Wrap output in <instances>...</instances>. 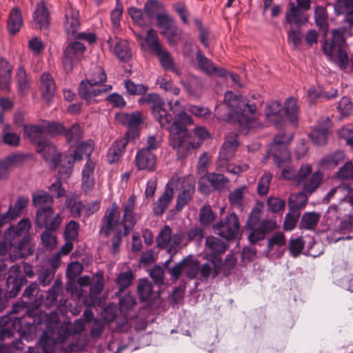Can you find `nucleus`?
<instances>
[{
  "label": "nucleus",
  "mask_w": 353,
  "mask_h": 353,
  "mask_svg": "<svg viewBox=\"0 0 353 353\" xmlns=\"http://www.w3.org/2000/svg\"><path fill=\"white\" fill-rule=\"evenodd\" d=\"M224 100L229 111L227 114H221L220 110L223 108V106L216 107V114L220 119L237 123L241 128L248 131L261 126V122L256 118L254 117L248 118L245 115L246 110L252 115L256 112V106L255 104L246 103L241 96H238L231 91L225 92Z\"/></svg>",
  "instance_id": "nucleus-1"
},
{
  "label": "nucleus",
  "mask_w": 353,
  "mask_h": 353,
  "mask_svg": "<svg viewBox=\"0 0 353 353\" xmlns=\"http://www.w3.org/2000/svg\"><path fill=\"white\" fill-rule=\"evenodd\" d=\"M139 103L141 105L143 103L151 104L154 117L162 128L169 130L170 136L171 135L172 128L175 123L180 127L185 126L186 128L187 125L192 124L193 122L191 117L185 112V110H183L175 114V120L171 124L172 117L163 108L164 102L157 94H148L140 98Z\"/></svg>",
  "instance_id": "nucleus-2"
},
{
  "label": "nucleus",
  "mask_w": 353,
  "mask_h": 353,
  "mask_svg": "<svg viewBox=\"0 0 353 353\" xmlns=\"http://www.w3.org/2000/svg\"><path fill=\"white\" fill-rule=\"evenodd\" d=\"M194 136L197 141L193 140L185 126L180 127L176 123L172 126L169 139L170 145L176 150L179 158L186 156L190 150L200 147L203 140L209 137V133L204 128L196 127L194 129Z\"/></svg>",
  "instance_id": "nucleus-3"
},
{
  "label": "nucleus",
  "mask_w": 353,
  "mask_h": 353,
  "mask_svg": "<svg viewBox=\"0 0 353 353\" xmlns=\"http://www.w3.org/2000/svg\"><path fill=\"white\" fill-rule=\"evenodd\" d=\"M107 77L104 70L100 66L94 67L90 71L87 79L79 85V94L88 103L97 102V97L108 92L112 89L111 85H103Z\"/></svg>",
  "instance_id": "nucleus-4"
},
{
  "label": "nucleus",
  "mask_w": 353,
  "mask_h": 353,
  "mask_svg": "<svg viewBox=\"0 0 353 353\" xmlns=\"http://www.w3.org/2000/svg\"><path fill=\"white\" fill-rule=\"evenodd\" d=\"M262 211L259 208L252 210L247 221L246 227L249 231L248 239L252 243L263 240L265 234L277 228L276 221L272 219L261 220Z\"/></svg>",
  "instance_id": "nucleus-5"
},
{
  "label": "nucleus",
  "mask_w": 353,
  "mask_h": 353,
  "mask_svg": "<svg viewBox=\"0 0 353 353\" xmlns=\"http://www.w3.org/2000/svg\"><path fill=\"white\" fill-rule=\"evenodd\" d=\"M118 218L119 212L117 204L113 203L111 206L107 209L101 226V234H104L105 236L113 234L112 249L114 254L119 251L121 237L128 234L124 233L121 230L122 225L117 223V219Z\"/></svg>",
  "instance_id": "nucleus-6"
},
{
  "label": "nucleus",
  "mask_w": 353,
  "mask_h": 353,
  "mask_svg": "<svg viewBox=\"0 0 353 353\" xmlns=\"http://www.w3.org/2000/svg\"><path fill=\"white\" fill-rule=\"evenodd\" d=\"M10 250V259L14 261L32 254L34 248L30 245L28 240L23 238L16 246V241L13 239L12 228H8L4 234L3 241H0V255H4Z\"/></svg>",
  "instance_id": "nucleus-7"
},
{
  "label": "nucleus",
  "mask_w": 353,
  "mask_h": 353,
  "mask_svg": "<svg viewBox=\"0 0 353 353\" xmlns=\"http://www.w3.org/2000/svg\"><path fill=\"white\" fill-rule=\"evenodd\" d=\"M160 7L156 10L154 17L157 20V26L161 34L167 39L170 46H176L183 39V33L175 26L171 17L165 13H157Z\"/></svg>",
  "instance_id": "nucleus-8"
},
{
  "label": "nucleus",
  "mask_w": 353,
  "mask_h": 353,
  "mask_svg": "<svg viewBox=\"0 0 353 353\" xmlns=\"http://www.w3.org/2000/svg\"><path fill=\"white\" fill-rule=\"evenodd\" d=\"M293 135L281 132L278 134L270 145L268 156H272L274 163L282 167L283 164L290 159V153L287 145L292 141Z\"/></svg>",
  "instance_id": "nucleus-9"
},
{
  "label": "nucleus",
  "mask_w": 353,
  "mask_h": 353,
  "mask_svg": "<svg viewBox=\"0 0 353 353\" xmlns=\"http://www.w3.org/2000/svg\"><path fill=\"white\" fill-rule=\"evenodd\" d=\"M65 21L64 27L69 37H74L88 41L90 43H94L96 37L91 32H79L80 26L79 21V12L72 8H68L65 10Z\"/></svg>",
  "instance_id": "nucleus-10"
},
{
  "label": "nucleus",
  "mask_w": 353,
  "mask_h": 353,
  "mask_svg": "<svg viewBox=\"0 0 353 353\" xmlns=\"http://www.w3.org/2000/svg\"><path fill=\"white\" fill-rule=\"evenodd\" d=\"M311 164L303 165L297 174L296 181L303 184V191L307 194H312L321 185L323 180V174L316 171L312 174Z\"/></svg>",
  "instance_id": "nucleus-11"
},
{
  "label": "nucleus",
  "mask_w": 353,
  "mask_h": 353,
  "mask_svg": "<svg viewBox=\"0 0 353 353\" xmlns=\"http://www.w3.org/2000/svg\"><path fill=\"white\" fill-rule=\"evenodd\" d=\"M85 46L79 41H72L63 50L62 64L65 72H70L84 57Z\"/></svg>",
  "instance_id": "nucleus-12"
},
{
  "label": "nucleus",
  "mask_w": 353,
  "mask_h": 353,
  "mask_svg": "<svg viewBox=\"0 0 353 353\" xmlns=\"http://www.w3.org/2000/svg\"><path fill=\"white\" fill-rule=\"evenodd\" d=\"M94 150V142L91 140L81 142L74 152L73 157H67L65 167H60L59 174L63 179L68 178L72 171L74 161L75 160H81L83 156L87 160L90 159V155Z\"/></svg>",
  "instance_id": "nucleus-13"
},
{
  "label": "nucleus",
  "mask_w": 353,
  "mask_h": 353,
  "mask_svg": "<svg viewBox=\"0 0 353 353\" xmlns=\"http://www.w3.org/2000/svg\"><path fill=\"white\" fill-rule=\"evenodd\" d=\"M62 221L59 213H54L51 207L39 208L36 214L35 223L37 227L45 228L48 231L57 230Z\"/></svg>",
  "instance_id": "nucleus-14"
},
{
  "label": "nucleus",
  "mask_w": 353,
  "mask_h": 353,
  "mask_svg": "<svg viewBox=\"0 0 353 353\" xmlns=\"http://www.w3.org/2000/svg\"><path fill=\"white\" fill-rule=\"evenodd\" d=\"M205 245L207 258L214 265V275H217L222 264L221 256L226 250V245L221 239L214 236L207 237Z\"/></svg>",
  "instance_id": "nucleus-15"
},
{
  "label": "nucleus",
  "mask_w": 353,
  "mask_h": 353,
  "mask_svg": "<svg viewBox=\"0 0 353 353\" xmlns=\"http://www.w3.org/2000/svg\"><path fill=\"white\" fill-rule=\"evenodd\" d=\"M214 230L221 237L226 239L236 238L240 232V224L238 216L234 212L229 214L224 219L214 226Z\"/></svg>",
  "instance_id": "nucleus-16"
},
{
  "label": "nucleus",
  "mask_w": 353,
  "mask_h": 353,
  "mask_svg": "<svg viewBox=\"0 0 353 353\" xmlns=\"http://www.w3.org/2000/svg\"><path fill=\"white\" fill-rule=\"evenodd\" d=\"M136 204V197L134 195L130 196L123 208V214L122 220L120 221V211L117 205L119 212V218L117 219V223L121 225V230L125 234H128L135 225L137 221L140 219V215L134 212Z\"/></svg>",
  "instance_id": "nucleus-17"
},
{
  "label": "nucleus",
  "mask_w": 353,
  "mask_h": 353,
  "mask_svg": "<svg viewBox=\"0 0 353 353\" xmlns=\"http://www.w3.org/2000/svg\"><path fill=\"white\" fill-rule=\"evenodd\" d=\"M182 240V233L177 232L172 235L170 227L165 225L157 236V244L159 248H168V252L174 254L176 250L180 248Z\"/></svg>",
  "instance_id": "nucleus-18"
},
{
  "label": "nucleus",
  "mask_w": 353,
  "mask_h": 353,
  "mask_svg": "<svg viewBox=\"0 0 353 353\" xmlns=\"http://www.w3.org/2000/svg\"><path fill=\"white\" fill-rule=\"evenodd\" d=\"M160 7V3L154 0H149L145 5L144 12L141 10L132 7L128 9V14L140 26L150 24L154 17L156 10Z\"/></svg>",
  "instance_id": "nucleus-19"
},
{
  "label": "nucleus",
  "mask_w": 353,
  "mask_h": 353,
  "mask_svg": "<svg viewBox=\"0 0 353 353\" xmlns=\"http://www.w3.org/2000/svg\"><path fill=\"white\" fill-rule=\"evenodd\" d=\"M178 182V179L172 178L165 185L163 193L153 203L152 210L155 215L160 216L167 210L173 199L174 190Z\"/></svg>",
  "instance_id": "nucleus-20"
},
{
  "label": "nucleus",
  "mask_w": 353,
  "mask_h": 353,
  "mask_svg": "<svg viewBox=\"0 0 353 353\" xmlns=\"http://www.w3.org/2000/svg\"><path fill=\"white\" fill-rule=\"evenodd\" d=\"M286 249L287 243L284 234L282 232H276L268 240L265 255L271 259L281 258Z\"/></svg>",
  "instance_id": "nucleus-21"
},
{
  "label": "nucleus",
  "mask_w": 353,
  "mask_h": 353,
  "mask_svg": "<svg viewBox=\"0 0 353 353\" xmlns=\"http://www.w3.org/2000/svg\"><path fill=\"white\" fill-rule=\"evenodd\" d=\"M38 152L41 153L51 168L63 167L62 165L58 166V163L61 161L66 162V156L61 157L60 154L57 150L56 147L48 142H39L38 143Z\"/></svg>",
  "instance_id": "nucleus-22"
},
{
  "label": "nucleus",
  "mask_w": 353,
  "mask_h": 353,
  "mask_svg": "<svg viewBox=\"0 0 353 353\" xmlns=\"http://www.w3.org/2000/svg\"><path fill=\"white\" fill-rule=\"evenodd\" d=\"M239 145L237 134L234 132L228 134L219 152V161L227 162L231 159L234 156Z\"/></svg>",
  "instance_id": "nucleus-23"
},
{
  "label": "nucleus",
  "mask_w": 353,
  "mask_h": 353,
  "mask_svg": "<svg viewBox=\"0 0 353 353\" xmlns=\"http://www.w3.org/2000/svg\"><path fill=\"white\" fill-rule=\"evenodd\" d=\"M157 157L151 151L139 150L135 157V164L138 170L154 171L156 168Z\"/></svg>",
  "instance_id": "nucleus-24"
},
{
  "label": "nucleus",
  "mask_w": 353,
  "mask_h": 353,
  "mask_svg": "<svg viewBox=\"0 0 353 353\" xmlns=\"http://www.w3.org/2000/svg\"><path fill=\"white\" fill-rule=\"evenodd\" d=\"M97 163L91 159L87 160L81 171V187L85 192L91 191L95 184L94 170Z\"/></svg>",
  "instance_id": "nucleus-25"
},
{
  "label": "nucleus",
  "mask_w": 353,
  "mask_h": 353,
  "mask_svg": "<svg viewBox=\"0 0 353 353\" xmlns=\"http://www.w3.org/2000/svg\"><path fill=\"white\" fill-rule=\"evenodd\" d=\"M25 278L21 275L20 267L14 265L9 269L7 279L8 289L10 290V296H15L21 290Z\"/></svg>",
  "instance_id": "nucleus-26"
},
{
  "label": "nucleus",
  "mask_w": 353,
  "mask_h": 353,
  "mask_svg": "<svg viewBox=\"0 0 353 353\" xmlns=\"http://www.w3.org/2000/svg\"><path fill=\"white\" fill-rule=\"evenodd\" d=\"M332 41L338 47V65L341 69L344 70L347 68L349 65L350 60L347 54L342 48V46L345 43L343 30L341 29L333 30Z\"/></svg>",
  "instance_id": "nucleus-27"
},
{
  "label": "nucleus",
  "mask_w": 353,
  "mask_h": 353,
  "mask_svg": "<svg viewBox=\"0 0 353 353\" xmlns=\"http://www.w3.org/2000/svg\"><path fill=\"white\" fill-rule=\"evenodd\" d=\"M110 48L121 61H127L131 57V51L126 41L109 38L107 41Z\"/></svg>",
  "instance_id": "nucleus-28"
},
{
  "label": "nucleus",
  "mask_w": 353,
  "mask_h": 353,
  "mask_svg": "<svg viewBox=\"0 0 353 353\" xmlns=\"http://www.w3.org/2000/svg\"><path fill=\"white\" fill-rule=\"evenodd\" d=\"M42 99L47 103H50L53 99L56 85L52 75L48 72L42 74L40 78Z\"/></svg>",
  "instance_id": "nucleus-29"
},
{
  "label": "nucleus",
  "mask_w": 353,
  "mask_h": 353,
  "mask_svg": "<svg viewBox=\"0 0 353 353\" xmlns=\"http://www.w3.org/2000/svg\"><path fill=\"white\" fill-rule=\"evenodd\" d=\"M289 7L285 13V21L288 23L301 27L307 21V17L294 3L290 2Z\"/></svg>",
  "instance_id": "nucleus-30"
},
{
  "label": "nucleus",
  "mask_w": 353,
  "mask_h": 353,
  "mask_svg": "<svg viewBox=\"0 0 353 353\" xmlns=\"http://www.w3.org/2000/svg\"><path fill=\"white\" fill-rule=\"evenodd\" d=\"M137 38L142 48L145 49L148 46L154 52H156L162 48L159 42L157 32L153 29L148 30L145 36L137 34Z\"/></svg>",
  "instance_id": "nucleus-31"
},
{
  "label": "nucleus",
  "mask_w": 353,
  "mask_h": 353,
  "mask_svg": "<svg viewBox=\"0 0 353 353\" xmlns=\"http://www.w3.org/2000/svg\"><path fill=\"white\" fill-rule=\"evenodd\" d=\"M22 26L23 18L21 12L18 7H14L8 14L7 30L10 34L14 35L20 31Z\"/></svg>",
  "instance_id": "nucleus-32"
},
{
  "label": "nucleus",
  "mask_w": 353,
  "mask_h": 353,
  "mask_svg": "<svg viewBox=\"0 0 353 353\" xmlns=\"http://www.w3.org/2000/svg\"><path fill=\"white\" fill-rule=\"evenodd\" d=\"M248 193V188L246 185H242L230 192L228 200L232 208L243 210L245 201V196Z\"/></svg>",
  "instance_id": "nucleus-33"
},
{
  "label": "nucleus",
  "mask_w": 353,
  "mask_h": 353,
  "mask_svg": "<svg viewBox=\"0 0 353 353\" xmlns=\"http://www.w3.org/2000/svg\"><path fill=\"white\" fill-rule=\"evenodd\" d=\"M127 142L125 139H121L116 140L113 143L108 153V161L110 163H114L121 159Z\"/></svg>",
  "instance_id": "nucleus-34"
},
{
  "label": "nucleus",
  "mask_w": 353,
  "mask_h": 353,
  "mask_svg": "<svg viewBox=\"0 0 353 353\" xmlns=\"http://www.w3.org/2000/svg\"><path fill=\"white\" fill-rule=\"evenodd\" d=\"M329 130L328 124L317 125L312 130L310 137L315 144L319 145H324L327 142Z\"/></svg>",
  "instance_id": "nucleus-35"
},
{
  "label": "nucleus",
  "mask_w": 353,
  "mask_h": 353,
  "mask_svg": "<svg viewBox=\"0 0 353 353\" xmlns=\"http://www.w3.org/2000/svg\"><path fill=\"white\" fill-rule=\"evenodd\" d=\"M33 19L35 23L39 28L48 27L50 22L48 11L43 2L38 3L33 14Z\"/></svg>",
  "instance_id": "nucleus-36"
},
{
  "label": "nucleus",
  "mask_w": 353,
  "mask_h": 353,
  "mask_svg": "<svg viewBox=\"0 0 353 353\" xmlns=\"http://www.w3.org/2000/svg\"><path fill=\"white\" fill-rule=\"evenodd\" d=\"M345 159V154L342 151L329 154L322 159L319 162V165L325 169H333Z\"/></svg>",
  "instance_id": "nucleus-37"
},
{
  "label": "nucleus",
  "mask_w": 353,
  "mask_h": 353,
  "mask_svg": "<svg viewBox=\"0 0 353 353\" xmlns=\"http://www.w3.org/2000/svg\"><path fill=\"white\" fill-rule=\"evenodd\" d=\"M282 105L278 101H271L266 105L265 115L270 122L277 124L280 121Z\"/></svg>",
  "instance_id": "nucleus-38"
},
{
  "label": "nucleus",
  "mask_w": 353,
  "mask_h": 353,
  "mask_svg": "<svg viewBox=\"0 0 353 353\" xmlns=\"http://www.w3.org/2000/svg\"><path fill=\"white\" fill-rule=\"evenodd\" d=\"M12 68L8 62L3 58H0V88L7 90L11 80Z\"/></svg>",
  "instance_id": "nucleus-39"
},
{
  "label": "nucleus",
  "mask_w": 353,
  "mask_h": 353,
  "mask_svg": "<svg viewBox=\"0 0 353 353\" xmlns=\"http://www.w3.org/2000/svg\"><path fill=\"white\" fill-rule=\"evenodd\" d=\"M158 57L161 65L166 70H170L176 74H179V70L175 68L174 61L169 52L163 50L162 48L154 52Z\"/></svg>",
  "instance_id": "nucleus-40"
},
{
  "label": "nucleus",
  "mask_w": 353,
  "mask_h": 353,
  "mask_svg": "<svg viewBox=\"0 0 353 353\" xmlns=\"http://www.w3.org/2000/svg\"><path fill=\"white\" fill-rule=\"evenodd\" d=\"M119 121L129 129L137 128L141 123V114L139 112L131 114H121L117 117Z\"/></svg>",
  "instance_id": "nucleus-41"
},
{
  "label": "nucleus",
  "mask_w": 353,
  "mask_h": 353,
  "mask_svg": "<svg viewBox=\"0 0 353 353\" xmlns=\"http://www.w3.org/2000/svg\"><path fill=\"white\" fill-rule=\"evenodd\" d=\"M194 184L189 183L183 187V191L180 193L176 199V208L177 210H181L192 199L194 192Z\"/></svg>",
  "instance_id": "nucleus-42"
},
{
  "label": "nucleus",
  "mask_w": 353,
  "mask_h": 353,
  "mask_svg": "<svg viewBox=\"0 0 353 353\" xmlns=\"http://www.w3.org/2000/svg\"><path fill=\"white\" fill-rule=\"evenodd\" d=\"M306 192L303 190L299 193L292 194L289 197L290 210H298L305 205L307 201V196Z\"/></svg>",
  "instance_id": "nucleus-43"
},
{
  "label": "nucleus",
  "mask_w": 353,
  "mask_h": 353,
  "mask_svg": "<svg viewBox=\"0 0 353 353\" xmlns=\"http://www.w3.org/2000/svg\"><path fill=\"white\" fill-rule=\"evenodd\" d=\"M196 61L198 67L205 73L214 74L218 72V69L213 65L212 62L199 51L196 53Z\"/></svg>",
  "instance_id": "nucleus-44"
},
{
  "label": "nucleus",
  "mask_w": 353,
  "mask_h": 353,
  "mask_svg": "<svg viewBox=\"0 0 353 353\" xmlns=\"http://www.w3.org/2000/svg\"><path fill=\"white\" fill-rule=\"evenodd\" d=\"M46 128L43 124L24 125V134L32 142L37 143L38 139L46 132Z\"/></svg>",
  "instance_id": "nucleus-45"
},
{
  "label": "nucleus",
  "mask_w": 353,
  "mask_h": 353,
  "mask_svg": "<svg viewBox=\"0 0 353 353\" xmlns=\"http://www.w3.org/2000/svg\"><path fill=\"white\" fill-rule=\"evenodd\" d=\"M314 19L316 26L322 30L325 37H326L328 28L325 8L322 6H317L314 10Z\"/></svg>",
  "instance_id": "nucleus-46"
},
{
  "label": "nucleus",
  "mask_w": 353,
  "mask_h": 353,
  "mask_svg": "<svg viewBox=\"0 0 353 353\" xmlns=\"http://www.w3.org/2000/svg\"><path fill=\"white\" fill-rule=\"evenodd\" d=\"M285 110L288 119L295 125L298 121L297 100L293 97L289 98L285 101Z\"/></svg>",
  "instance_id": "nucleus-47"
},
{
  "label": "nucleus",
  "mask_w": 353,
  "mask_h": 353,
  "mask_svg": "<svg viewBox=\"0 0 353 353\" xmlns=\"http://www.w3.org/2000/svg\"><path fill=\"white\" fill-rule=\"evenodd\" d=\"M2 137L3 142L8 145L15 147L19 144V135L13 132L8 124H4L3 126Z\"/></svg>",
  "instance_id": "nucleus-48"
},
{
  "label": "nucleus",
  "mask_w": 353,
  "mask_h": 353,
  "mask_svg": "<svg viewBox=\"0 0 353 353\" xmlns=\"http://www.w3.org/2000/svg\"><path fill=\"white\" fill-rule=\"evenodd\" d=\"M137 292L141 301L149 300L152 294V285L150 281L146 279H140L137 285Z\"/></svg>",
  "instance_id": "nucleus-49"
},
{
  "label": "nucleus",
  "mask_w": 353,
  "mask_h": 353,
  "mask_svg": "<svg viewBox=\"0 0 353 353\" xmlns=\"http://www.w3.org/2000/svg\"><path fill=\"white\" fill-rule=\"evenodd\" d=\"M206 178L211 185L216 190L223 189L228 183V180L221 174L208 173Z\"/></svg>",
  "instance_id": "nucleus-50"
},
{
  "label": "nucleus",
  "mask_w": 353,
  "mask_h": 353,
  "mask_svg": "<svg viewBox=\"0 0 353 353\" xmlns=\"http://www.w3.org/2000/svg\"><path fill=\"white\" fill-rule=\"evenodd\" d=\"M136 305V301L134 296L131 294H126L119 300V307L121 313L125 315L132 310Z\"/></svg>",
  "instance_id": "nucleus-51"
},
{
  "label": "nucleus",
  "mask_w": 353,
  "mask_h": 353,
  "mask_svg": "<svg viewBox=\"0 0 353 353\" xmlns=\"http://www.w3.org/2000/svg\"><path fill=\"white\" fill-rule=\"evenodd\" d=\"M30 225V221L28 219H23L17 223L16 228L10 225L8 228H12L13 239L16 241L17 237L26 234L29 232Z\"/></svg>",
  "instance_id": "nucleus-52"
},
{
  "label": "nucleus",
  "mask_w": 353,
  "mask_h": 353,
  "mask_svg": "<svg viewBox=\"0 0 353 353\" xmlns=\"http://www.w3.org/2000/svg\"><path fill=\"white\" fill-rule=\"evenodd\" d=\"M52 200V196L43 190H38L32 194V203L35 207L51 203Z\"/></svg>",
  "instance_id": "nucleus-53"
},
{
  "label": "nucleus",
  "mask_w": 353,
  "mask_h": 353,
  "mask_svg": "<svg viewBox=\"0 0 353 353\" xmlns=\"http://www.w3.org/2000/svg\"><path fill=\"white\" fill-rule=\"evenodd\" d=\"M339 231L344 236L340 237L339 239H351L353 238V216L341 221Z\"/></svg>",
  "instance_id": "nucleus-54"
},
{
  "label": "nucleus",
  "mask_w": 353,
  "mask_h": 353,
  "mask_svg": "<svg viewBox=\"0 0 353 353\" xmlns=\"http://www.w3.org/2000/svg\"><path fill=\"white\" fill-rule=\"evenodd\" d=\"M67 139V141L70 145L77 143L81 137V129L78 124L73 125L70 128L65 129L63 133Z\"/></svg>",
  "instance_id": "nucleus-55"
},
{
  "label": "nucleus",
  "mask_w": 353,
  "mask_h": 353,
  "mask_svg": "<svg viewBox=\"0 0 353 353\" xmlns=\"http://www.w3.org/2000/svg\"><path fill=\"white\" fill-rule=\"evenodd\" d=\"M319 220V215L315 212L305 213L301 219V227L307 230L313 229Z\"/></svg>",
  "instance_id": "nucleus-56"
},
{
  "label": "nucleus",
  "mask_w": 353,
  "mask_h": 353,
  "mask_svg": "<svg viewBox=\"0 0 353 353\" xmlns=\"http://www.w3.org/2000/svg\"><path fill=\"white\" fill-rule=\"evenodd\" d=\"M79 224L75 221H69L65 227L64 237L65 241H74L79 234Z\"/></svg>",
  "instance_id": "nucleus-57"
},
{
  "label": "nucleus",
  "mask_w": 353,
  "mask_h": 353,
  "mask_svg": "<svg viewBox=\"0 0 353 353\" xmlns=\"http://www.w3.org/2000/svg\"><path fill=\"white\" fill-rule=\"evenodd\" d=\"M185 267L187 270V276L189 279H195L199 273V263L198 261L192 258L185 259Z\"/></svg>",
  "instance_id": "nucleus-58"
},
{
  "label": "nucleus",
  "mask_w": 353,
  "mask_h": 353,
  "mask_svg": "<svg viewBox=\"0 0 353 353\" xmlns=\"http://www.w3.org/2000/svg\"><path fill=\"white\" fill-rule=\"evenodd\" d=\"M290 212L285 216L283 228L285 230H292L298 221L300 212L298 210H290Z\"/></svg>",
  "instance_id": "nucleus-59"
},
{
  "label": "nucleus",
  "mask_w": 353,
  "mask_h": 353,
  "mask_svg": "<svg viewBox=\"0 0 353 353\" xmlns=\"http://www.w3.org/2000/svg\"><path fill=\"white\" fill-rule=\"evenodd\" d=\"M125 88L130 94L133 95L143 94L148 89V87L143 84H135L130 79L125 81Z\"/></svg>",
  "instance_id": "nucleus-60"
},
{
  "label": "nucleus",
  "mask_w": 353,
  "mask_h": 353,
  "mask_svg": "<svg viewBox=\"0 0 353 353\" xmlns=\"http://www.w3.org/2000/svg\"><path fill=\"white\" fill-rule=\"evenodd\" d=\"M157 83L159 84L160 88L165 92H170L175 96L180 94V89L174 86L173 83L165 77L159 78L157 79Z\"/></svg>",
  "instance_id": "nucleus-61"
},
{
  "label": "nucleus",
  "mask_w": 353,
  "mask_h": 353,
  "mask_svg": "<svg viewBox=\"0 0 353 353\" xmlns=\"http://www.w3.org/2000/svg\"><path fill=\"white\" fill-rule=\"evenodd\" d=\"M133 274L130 270L119 274L116 279V283L120 291L128 288L131 284Z\"/></svg>",
  "instance_id": "nucleus-62"
},
{
  "label": "nucleus",
  "mask_w": 353,
  "mask_h": 353,
  "mask_svg": "<svg viewBox=\"0 0 353 353\" xmlns=\"http://www.w3.org/2000/svg\"><path fill=\"white\" fill-rule=\"evenodd\" d=\"M336 178L339 179H353V163L352 161L346 162L339 171L336 173Z\"/></svg>",
  "instance_id": "nucleus-63"
},
{
  "label": "nucleus",
  "mask_w": 353,
  "mask_h": 353,
  "mask_svg": "<svg viewBox=\"0 0 353 353\" xmlns=\"http://www.w3.org/2000/svg\"><path fill=\"white\" fill-rule=\"evenodd\" d=\"M215 219L211 207L209 205L203 206L200 210L199 219L203 225H208Z\"/></svg>",
  "instance_id": "nucleus-64"
}]
</instances>
